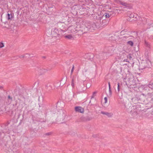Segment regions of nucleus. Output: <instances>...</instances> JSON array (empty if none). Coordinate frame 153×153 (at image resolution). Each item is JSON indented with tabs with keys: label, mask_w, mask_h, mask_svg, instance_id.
Here are the masks:
<instances>
[{
	"label": "nucleus",
	"mask_w": 153,
	"mask_h": 153,
	"mask_svg": "<svg viewBox=\"0 0 153 153\" xmlns=\"http://www.w3.org/2000/svg\"><path fill=\"white\" fill-rule=\"evenodd\" d=\"M77 32L78 31L85 32V25L83 22L77 23L76 26L75 27Z\"/></svg>",
	"instance_id": "1"
},
{
	"label": "nucleus",
	"mask_w": 153,
	"mask_h": 153,
	"mask_svg": "<svg viewBox=\"0 0 153 153\" xmlns=\"http://www.w3.org/2000/svg\"><path fill=\"white\" fill-rule=\"evenodd\" d=\"M97 19L98 21H99L100 25L101 26H104L107 25L109 22V20L108 19H102L101 18L100 19L98 18V16H96Z\"/></svg>",
	"instance_id": "2"
},
{
	"label": "nucleus",
	"mask_w": 153,
	"mask_h": 153,
	"mask_svg": "<svg viewBox=\"0 0 153 153\" xmlns=\"http://www.w3.org/2000/svg\"><path fill=\"white\" fill-rule=\"evenodd\" d=\"M127 111L131 114L134 113H137L138 111L137 110L136 106H130L127 109Z\"/></svg>",
	"instance_id": "3"
},
{
	"label": "nucleus",
	"mask_w": 153,
	"mask_h": 153,
	"mask_svg": "<svg viewBox=\"0 0 153 153\" xmlns=\"http://www.w3.org/2000/svg\"><path fill=\"white\" fill-rule=\"evenodd\" d=\"M83 22L85 26V30H86V29H87V30H88L91 28L93 27V26L94 25V24H92L91 23L85 22Z\"/></svg>",
	"instance_id": "4"
},
{
	"label": "nucleus",
	"mask_w": 153,
	"mask_h": 153,
	"mask_svg": "<svg viewBox=\"0 0 153 153\" xmlns=\"http://www.w3.org/2000/svg\"><path fill=\"white\" fill-rule=\"evenodd\" d=\"M127 54L125 53H122L120 57L121 61L129 62L128 59H127Z\"/></svg>",
	"instance_id": "5"
},
{
	"label": "nucleus",
	"mask_w": 153,
	"mask_h": 153,
	"mask_svg": "<svg viewBox=\"0 0 153 153\" xmlns=\"http://www.w3.org/2000/svg\"><path fill=\"white\" fill-rule=\"evenodd\" d=\"M111 15V13H105L103 14V15H98V18L100 19V18H101L102 19H107V18H109Z\"/></svg>",
	"instance_id": "6"
},
{
	"label": "nucleus",
	"mask_w": 153,
	"mask_h": 153,
	"mask_svg": "<svg viewBox=\"0 0 153 153\" xmlns=\"http://www.w3.org/2000/svg\"><path fill=\"white\" fill-rule=\"evenodd\" d=\"M59 34L58 29L56 28L54 29L51 32V35L53 37H57Z\"/></svg>",
	"instance_id": "7"
},
{
	"label": "nucleus",
	"mask_w": 153,
	"mask_h": 153,
	"mask_svg": "<svg viewBox=\"0 0 153 153\" xmlns=\"http://www.w3.org/2000/svg\"><path fill=\"white\" fill-rule=\"evenodd\" d=\"M139 21L140 23L139 22H138L137 23V24L138 25H141V26L145 25L147 23V19L144 18H141L139 19Z\"/></svg>",
	"instance_id": "8"
},
{
	"label": "nucleus",
	"mask_w": 153,
	"mask_h": 153,
	"mask_svg": "<svg viewBox=\"0 0 153 153\" xmlns=\"http://www.w3.org/2000/svg\"><path fill=\"white\" fill-rule=\"evenodd\" d=\"M75 110L76 111L83 113L84 112V110L83 108L81 107L77 106L75 107Z\"/></svg>",
	"instance_id": "9"
},
{
	"label": "nucleus",
	"mask_w": 153,
	"mask_h": 153,
	"mask_svg": "<svg viewBox=\"0 0 153 153\" xmlns=\"http://www.w3.org/2000/svg\"><path fill=\"white\" fill-rule=\"evenodd\" d=\"M120 4L123 6H124L125 8H131V5L126 3L123 2L122 1H120Z\"/></svg>",
	"instance_id": "10"
},
{
	"label": "nucleus",
	"mask_w": 153,
	"mask_h": 153,
	"mask_svg": "<svg viewBox=\"0 0 153 153\" xmlns=\"http://www.w3.org/2000/svg\"><path fill=\"white\" fill-rule=\"evenodd\" d=\"M101 113L103 114L106 115L108 117H111L113 116V114L111 112H108L103 111H101Z\"/></svg>",
	"instance_id": "11"
},
{
	"label": "nucleus",
	"mask_w": 153,
	"mask_h": 153,
	"mask_svg": "<svg viewBox=\"0 0 153 153\" xmlns=\"http://www.w3.org/2000/svg\"><path fill=\"white\" fill-rule=\"evenodd\" d=\"M81 120L83 121H89L92 119V118L89 116H88L85 117H82L81 118Z\"/></svg>",
	"instance_id": "12"
},
{
	"label": "nucleus",
	"mask_w": 153,
	"mask_h": 153,
	"mask_svg": "<svg viewBox=\"0 0 153 153\" xmlns=\"http://www.w3.org/2000/svg\"><path fill=\"white\" fill-rule=\"evenodd\" d=\"M48 70L47 69L42 68L40 69L39 70V72L41 75H43L44 74L48 71Z\"/></svg>",
	"instance_id": "13"
},
{
	"label": "nucleus",
	"mask_w": 153,
	"mask_h": 153,
	"mask_svg": "<svg viewBox=\"0 0 153 153\" xmlns=\"http://www.w3.org/2000/svg\"><path fill=\"white\" fill-rule=\"evenodd\" d=\"M124 38H125L128 40L132 39L133 38V37L131 35H129L128 34H127L126 35L124 36Z\"/></svg>",
	"instance_id": "14"
},
{
	"label": "nucleus",
	"mask_w": 153,
	"mask_h": 153,
	"mask_svg": "<svg viewBox=\"0 0 153 153\" xmlns=\"http://www.w3.org/2000/svg\"><path fill=\"white\" fill-rule=\"evenodd\" d=\"M71 29L70 30L72 33H76L77 31L76 30V28L75 27H71L69 28V29Z\"/></svg>",
	"instance_id": "15"
},
{
	"label": "nucleus",
	"mask_w": 153,
	"mask_h": 153,
	"mask_svg": "<svg viewBox=\"0 0 153 153\" xmlns=\"http://www.w3.org/2000/svg\"><path fill=\"white\" fill-rule=\"evenodd\" d=\"M8 20H11L13 18V15L10 13H8L7 16Z\"/></svg>",
	"instance_id": "16"
},
{
	"label": "nucleus",
	"mask_w": 153,
	"mask_h": 153,
	"mask_svg": "<svg viewBox=\"0 0 153 153\" xmlns=\"http://www.w3.org/2000/svg\"><path fill=\"white\" fill-rule=\"evenodd\" d=\"M111 39L113 40H116L118 39V36L116 35H113L110 37Z\"/></svg>",
	"instance_id": "17"
},
{
	"label": "nucleus",
	"mask_w": 153,
	"mask_h": 153,
	"mask_svg": "<svg viewBox=\"0 0 153 153\" xmlns=\"http://www.w3.org/2000/svg\"><path fill=\"white\" fill-rule=\"evenodd\" d=\"M8 100L7 103L8 104H10L11 103L12 101V98L10 95H8Z\"/></svg>",
	"instance_id": "18"
},
{
	"label": "nucleus",
	"mask_w": 153,
	"mask_h": 153,
	"mask_svg": "<svg viewBox=\"0 0 153 153\" xmlns=\"http://www.w3.org/2000/svg\"><path fill=\"white\" fill-rule=\"evenodd\" d=\"M55 7L53 5H49L48 6V10H49L52 11L53 10V8H55Z\"/></svg>",
	"instance_id": "19"
},
{
	"label": "nucleus",
	"mask_w": 153,
	"mask_h": 153,
	"mask_svg": "<svg viewBox=\"0 0 153 153\" xmlns=\"http://www.w3.org/2000/svg\"><path fill=\"white\" fill-rule=\"evenodd\" d=\"M127 44L131 47H133L134 45V42L131 41H128L127 42Z\"/></svg>",
	"instance_id": "20"
},
{
	"label": "nucleus",
	"mask_w": 153,
	"mask_h": 153,
	"mask_svg": "<svg viewBox=\"0 0 153 153\" xmlns=\"http://www.w3.org/2000/svg\"><path fill=\"white\" fill-rule=\"evenodd\" d=\"M145 45L146 47L149 48H150V44L146 40L145 41Z\"/></svg>",
	"instance_id": "21"
},
{
	"label": "nucleus",
	"mask_w": 153,
	"mask_h": 153,
	"mask_svg": "<svg viewBox=\"0 0 153 153\" xmlns=\"http://www.w3.org/2000/svg\"><path fill=\"white\" fill-rule=\"evenodd\" d=\"M133 42H136V43H137L139 42V38L138 37H137L136 38H135L134 39H133Z\"/></svg>",
	"instance_id": "22"
},
{
	"label": "nucleus",
	"mask_w": 153,
	"mask_h": 153,
	"mask_svg": "<svg viewBox=\"0 0 153 153\" xmlns=\"http://www.w3.org/2000/svg\"><path fill=\"white\" fill-rule=\"evenodd\" d=\"M146 62L145 63V67H148V64H149L150 63V61L149 60H147L146 61Z\"/></svg>",
	"instance_id": "23"
},
{
	"label": "nucleus",
	"mask_w": 153,
	"mask_h": 153,
	"mask_svg": "<svg viewBox=\"0 0 153 153\" xmlns=\"http://www.w3.org/2000/svg\"><path fill=\"white\" fill-rule=\"evenodd\" d=\"M65 37L69 39H71L72 38V36L71 35H68L65 36Z\"/></svg>",
	"instance_id": "24"
},
{
	"label": "nucleus",
	"mask_w": 153,
	"mask_h": 153,
	"mask_svg": "<svg viewBox=\"0 0 153 153\" xmlns=\"http://www.w3.org/2000/svg\"><path fill=\"white\" fill-rule=\"evenodd\" d=\"M131 58L132 57L131 56V54H127V59H131Z\"/></svg>",
	"instance_id": "25"
},
{
	"label": "nucleus",
	"mask_w": 153,
	"mask_h": 153,
	"mask_svg": "<svg viewBox=\"0 0 153 153\" xmlns=\"http://www.w3.org/2000/svg\"><path fill=\"white\" fill-rule=\"evenodd\" d=\"M4 44L3 43L1 42L0 43V48H1L4 47Z\"/></svg>",
	"instance_id": "26"
},
{
	"label": "nucleus",
	"mask_w": 153,
	"mask_h": 153,
	"mask_svg": "<svg viewBox=\"0 0 153 153\" xmlns=\"http://www.w3.org/2000/svg\"><path fill=\"white\" fill-rule=\"evenodd\" d=\"M117 90L118 92H119L120 90V87L119 83H118L117 84Z\"/></svg>",
	"instance_id": "27"
},
{
	"label": "nucleus",
	"mask_w": 153,
	"mask_h": 153,
	"mask_svg": "<svg viewBox=\"0 0 153 153\" xmlns=\"http://www.w3.org/2000/svg\"><path fill=\"white\" fill-rule=\"evenodd\" d=\"M71 85L73 87L74 86V79H72V83H71Z\"/></svg>",
	"instance_id": "28"
},
{
	"label": "nucleus",
	"mask_w": 153,
	"mask_h": 153,
	"mask_svg": "<svg viewBox=\"0 0 153 153\" xmlns=\"http://www.w3.org/2000/svg\"><path fill=\"white\" fill-rule=\"evenodd\" d=\"M52 133L51 132H48V133H45V135H51Z\"/></svg>",
	"instance_id": "29"
},
{
	"label": "nucleus",
	"mask_w": 153,
	"mask_h": 153,
	"mask_svg": "<svg viewBox=\"0 0 153 153\" xmlns=\"http://www.w3.org/2000/svg\"><path fill=\"white\" fill-rule=\"evenodd\" d=\"M104 100H105V103H106L107 102V98L106 97H105L104 98Z\"/></svg>",
	"instance_id": "30"
},
{
	"label": "nucleus",
	"mask_w": 153,
	"mask_h": 153,
	"mask_svg": "<svg viewBox=\"0 0 153 153\" xmlns=\"http://www.w3.org/2000/svg\"><path fill=\"white\" fill-rule=\"evenodd\" d=\"M74 66L73 65V66L72 69L71 70V74H72V73L74 71Z\"/></svg>",
	"instance_id": "31"
},
{
	"label": "nucleus",
	"mask_w": 153,
	"mask_h": 153,
	"mask_svg": "<svg viewBox=\"0 0 153 153\" xmlns=\"http://www.w3.org/2000/svg\"><path fill=\"white\" fill-rule=\"evenodd\" d=\"M129 17H130L131 18L132 17V18H133L134 17V15H133V14H131L129 16Z\"/></svg>",
	"instance_id": "32"
},
{
	"label": "nucleus",
	"mask_w": 153,
	"mask_h": 153,
	"mask_svg": "<svg viewBox=\"0 0 153 153\" xmlns=\"http://www.w3.org/2000/svg\"><path fill=\"white\" fill-rule=\"evenodd\" d=\"M109 92L110 93V95H111V88H109Z\"/></svg>",
	"instance_id": "33"
},
{
	"label": "nucleus",
	"mask_w": 153,
	"mask_h": 153,
	"mask_svg": "<svg viewBox=\"0 0 153 153\" xmlns=\"http://www.w3.org/2000/svg\"><path fill=\"white\" fill-rule=\"evenodd\" d=\"M96 94V92H93V97H92V98L93 97V96H95L94 95H95Z\"/></svg>",
	"instance_id": "34"
},
{
	"label": "nucleus",
	"mask_w": 153,
	"mask_h": 153,
	"mask_svg": "<svg viewBox=\"0 0 153 153\" xmlns=\"http://www.w3.org/2000/svg\"><path fill=\"white\" fill-rule=\"evenodd\" d=\"M148 25L149 26H151L152 27H153V25H152V24H151L150 23V24H148Z\"/></svg>",
	"instance_id": "35"
},
{
	"label": "nucleus",
	"mask_w": 153,
	"mask_h": 153,
	"mask_svg": "<svg viewBox=\"0 0 153 153\" xmlns=\"http://www.w3.org/2000/svg\"><path fill=\"white\" fill-rule=\"evenodd\" d=\"M108 85H109V88H111V87H110V82H108Z\"/></svg>",
	"instance_id": "36"
},
{
	"label": "nucleus",
	"mask_w": 153,
	"mask_h": 153,
	"mask_svg": "<svg viewBox=\"0 0 153 153\" xmlns=\"http://www.w3.org/2000/svg\"><path fill=\"white\" fill-rule=\"evenodd\" d=\"M3 88V87L2 86H0V89H2Z\"/></svg>",
	"instance_id": "37"
},
{
	"label": "nucleus",
	"mask_w": 153,
	"mask_h": 153,
	"mask_svg": "<svg viewBox=\"0 0 153 153\" xmlns=\"http://www.w3.org/2000/svg\"><path fill=\"white\" fill-rule=\"evenodd\" d=\"M103 54L104 56H106L107 55V54L106 53H104Z\"/></svg>",
	"instance_id": "38"
},
{
	"label": "nucleus",
	"mask_w": 153,
	"mask_h": 153,
	"mask_svg": "<svg viewBox=\"0 0 153 153\" xmlns=\"http://www.w3.org/2000/svg\"><path fill=\"white\" fill-rule=\"evenodd\" d=\"M69 2V1H65V3H66V4H67V2Z\"/></svg>",
	"instance_id": "39"
},
{
	"label": "nucleus",
	"mask_w": 153,
	"mask_h": 153,
	"mask_svg": "<svg viewBox=\"0 0 153 153\" xmlns=\"http://www.w3.org/2000/svg\"><path fill=\"white\" fill-rule=\"evenodd\" d=\"M23 57H24V56H22L21 57V58H23Z\"/></svg>",
	"instance_id": "40"
},
{
	"label": "nucleus",
	"mask_w": 153,
	"mask_h": 153,
	"mask_svg": "<svg viewBox=\"0 0 153 153\" xmlns=\"http://www.w3.org/2000/svg\"><path fill=\"white\" fill-rule=\"evenodd\" d=\"M137 47H138V50H139V45H138Z\"/></svg>",
	"instance_id": "41"
},
{
	"label": "nucleus",
	"mask_w": 153,
	"mask_h": 153,
	"mask_svg": "<svg viewBox=\"0 0 153 153\" xmlns=\"http://www.w3.org/2000/svg\"><path fill=\"white\" fill-rule=\"evenodd\" d=\"M107 58V56H106V57H104V59H106V58Z\"/></svg>",
	"instance_id": "42"
},
{
	"label": "nucleus",
	"mask_w": 153,
	"mask_h": 153,
	"mask_svg": "<svg viewBox=\"0 0 153 153\" xmlns=\"http://www.w3.org/2000/svg\"><path fill=\"white\" fill-rule=\"evenodd\" d=\"M123 31H121V33Z\"/></svg>",
	"instance_id": "43"
}]
</instances>
